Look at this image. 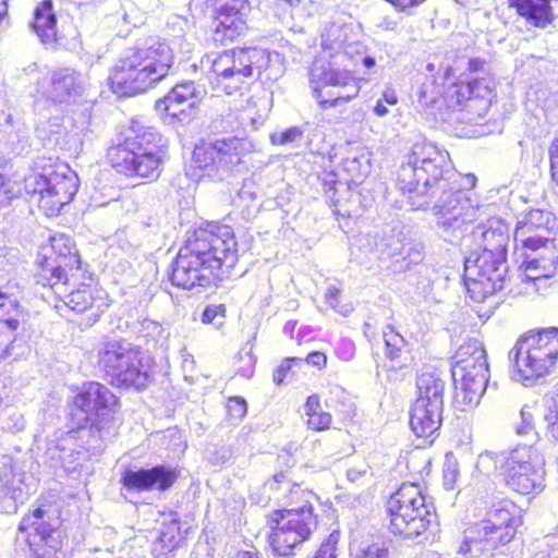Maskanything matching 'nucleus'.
Returning <instances> with one entry per match:
<instances>
[{
    "label": "nucleus",
    "instance_id": "35",
    "mask_svg": "<svg viewBox=\"0 0 558 558\" xmlns=\"http://www.w3.org/2000/svg\"><path fill=\"white\" fill-rule=\"evenodd\" d=\"M132 345L125 339L122 338H111L101 343V347L98 350V363L105 369V372L109 375L111 371L117 369L119 366L120 360H123Z\"/></svg>",
    "mask_w": 558,
    "mask_h": 558
},
{
    "label": "nucleus",
    "instance_id": "23",
    "mask_svg": "<svg viewBox=\"0 0 558 558\" xmlns=\"http://www.w3.org/2000/svg\"><path fill=\"white\" fill-rule=\"evenodd\" d=\"M29 477L17 469L10 457H4L0 468V494L3 498L0 511L16 512L19 504H23L31 494Z\"/></svg>",
    "mask_w": 558,
    "mask_h": 558
},
{
    "label": "nucleus",
    "instance_id": "45",
    "mask_svg": "<svg viewBox=\"0 0 558 558\" xmlns=\"http://www.w3.org/2000/svg\"><path fill=\"white\" fill-rule=\"evenodd\" d=\"M23 287L15 279L9 280L5 284L0 286V302L20 304L19 299L22 296Z\"/></svg>",
    "mask_w": 558,
    "mask_h": 558
},
{
    "label": "nucleus",
    "instance_id": "19",
    "mask_svg": "<svg viewBox=\"0 0 558 558\" xmlns=\"http://www.w3.org/2000/svg\"><path fill=\"white\" fill-rule=\"evenodd\" d=\"M558 231V218L550 211L531 209L517 221L513 241L514 248H525L553 240Z\"/></svg>",
    "mask_w": 558,
    "mask_h": 558
},
{
    "label": "nucleus",
    "instance_id": "6",
    "mask_svg": "<svg viewBox=\"0 0 558 558\" xmlns=\"http://www.w3.org/2000/svg\"><path fill=\"white\" fill-rule=\"evenodd\" d=\"M452 360L453 402L461 411L473 409L488 384L486 352L478 340L470 339L459 347Z\"/></svg>",
    "mask_w": 558,
    "mask_h": 558
},
{
    "label": "nucleus",
    "instance_id": "61",
    "mask_svg": "<svg viewBox=\"0 0 558 558\" xmlns=\"http://www.w3.org/2000/svg\"><path fill=\"white\" fill-rule=\"evenodd\" d=\"M381 99L385 104L390 105V106H393L398 102V97H397L395 90H392V89H386L383 93Z\"/></svg>",
    "mask_w": 558,
    "mask_h": 558
},
{
    "label": "nucleus",
    "instance_id": "37",
    "mask_svg": "<svg viewBox=\"0 0 558 558\" xmlns=\"http://www.w3.org/2000/svg\"><path fill=\"white\" fill-rule=\"evenodd\" d=\"M304 414L307 417V426L313 430L327 429L332 422L330 413L322 410L320 400L317 395H312L307 398L304 404Z\"/></svg>",
    "mask_w": 558,
    "mask_h": 558
},
{
    "label": "nucleus",
    "instance_id": "44",
    "mask_svg": "<svg viewBox=\"0 0 558 558\" xmlns=\"http://www.w3.org/2000/svg\"><path fill=\"white\" fill-rule=\"evenodd\" d=\"M304 130L301 126H291L282 131H277L270 135L274 145H290L302 141Z\"/></svg>",
    "mask_w": 558,
    "mask_h": 558
},
{
    "label": "nucleus",
    "instance_id": "64",
    "mask_svg": "<svg viewBox=\"0 0 558 558\" xmlns=\"http://www.w3.org/2000/svg\"><path fill=\"white\" fill-rule=\"evenodd\" d=\"M286 475L283 473L275 474L272 480L267 482V486H269L270 489L277 488V484L282 483L286 481Z\"/></svg>",
    "mask_w": 558,
    "mask_h": 558
},
{
    "label": "nucleus",
    "instance_id": "40",
    "mask_svg": "<svg viewBox=\"0 0 558 558\" xmlns=\"http://www.w3.org/2000/svg\"><path fill=\"white\" fill-rule=\"evenodd\" d=\"M442 85L438 84L434 78H426L417 90V102L423 109H429L441 100Z\"/></svg>",
    "mask_w": 558,
    "mask_h": 558
},
{
    "label": "nucleus",
    "instance_id": "58",
    "mask_svg": "<svg viewBox=\"0 0 558 558\" xmlns=\"http://www.w3.org/2000/svg\"><path fill=\"white\" fill-rule=\"evenodd\" d=\"M339 294L340 289L336 286H329L326 290V302L335 310H337Z\"/></svg>",
    "mask_w": 558,
    "mask_h": 558
},
{
    "label": "nucleus",
    "instance_id": "48",
    "mask_svg": "<svg viewBox=\"0 0 558 558\" xmlns=\"http://www.w3.org/2000/svg\"><path fill=\"white\" fill-rule=\"evenodd\" d=\"M20 314L19 316V329L26 322V312L20 304L0 302V322H7L10 318L15 317L14 312Z\"/></svg>",
    "mask_w": 558,
    "mask_h": 558
},
{
    "label": "nucleus",
    "instance_id": "15",
    "mask_svg": "<svg viewBox=\"0 0 558 558\" xmlns=\"http://www.w3.org/2000/svg\"><path fill=\"white\" fill-rule=\"evenodd\" d=\"M245 142L238 137L204 142L196 145L192 156V167L202 171L198 175L223 179L242 162Z\"/></svg>",
    "mask_w": 558,
    "mask_h": 558
},
{
    "label": "nucleus",
    "instance_id": "46",
    "mask_svg": "<svg viewBox=\"0 0 558 558\" xmlns=\"http://www.w3.org/2000/svg\"><path fill=\"white\" fill-rule=\"evenodd\" d=\"M352 558H389V551L384 544L375 543L360 548Z\"/></svg>",
    "mask_w": 558,
    "mask_h": 558
},
{
    "label": "nucleus",
    "instance_id": "1",
    "mask_svg": "<svg viewBox=\"0 0 558 558\" xmlns=\"http://www.w3.org/2000/svg\"><path fill=\"white\" fill-rule=\"evenodd\" d=\"M398 181L403 193L409 194L413 209L434 203L436 222L444 230L460 229L477 219L480 207L472 194L464 189L475 184L473 174L461 175L451 165L449 154L434 143H415L402 165Z\"/></svg>",
    "mask_w": 558,
    "mask_h": 558
},
{
    "label": "nucleus",
    "instance_id": "51",
    "mask_svg": "<svg viewBox=\"0 0 558 558\" xmlns=\"http://www.w3.org/2000/svg\"><path fill=\"white\" fill-rule=\"evenodd\" d=\"M557 535L546 536L544 549L538 554V558H558V524Z\"/></svg>",
    "mask_w": 558,
    "mask_h": 558
},
{
    "label": "nucleus",
    "instance_id": "47",
    "mask_svg": "<svg viewBox=\"0 0 558 558\" xmlns=\"http://www.w3.org/2000/svg\"><path fill=\"white\" fill-rule=\"evenodd\" d=\"M226 408L228 415L233 422H240L247 412L246 401L240 397L230 398Z\"/></svg>",
    "mask_w": 558,
    "mask_h": 558
},
{
    "label": "nucleus",
    "instance_id": "36",
    "mask_svg": "<svg viewBox=\"0 0 558 558\" xmlns=\"http://www.w3.org/2000/svg\"><path fill=\"white\" fill-rule=\"evenodd\" d=\"M469 94L468 107H473L476 101H480V109L487 111L493 98V89L490 81L487 78H472L464 87V93Z\"/></svg>",
    "mask_w": 558,
    "mask_h": 558
},
{
    "label": "nucleus",
    "instance_id": "5",
    "mask_svg": "<svg viewBox=\"0 0 558 558\" xmlns=\"http://www.w3.org/2000/svg\"><path fill=\"white\" fill-rule=\"evenodd\" d=\"M521 523L519 509L508 498L492 500L485 517L465 531L459 553L472 558L509 543Z\"/></svg>",
    "mask_w": 558,
    "mask_h": 558
},
{
    "label": "nucleus",
    "instance_id": "57",
    "mask_svg": "<svg viewBox=\"0 0 558 558\" xmlns=\"http://www.w3.org/2000/svg\"><path fill=\"white\" fill-rule=\"evenodd\" d=\"M223 308L217 305L207 306L202 315V322L205 324L214 323L218 315L223 316Z\"/></svg>",
    "mask_w": 558,
    "mask_h": 558
},
{
    "label": "nucleus",
    "instance_id": "14",
    "mask_svg": "<svg viewBox=\"0 0 558 558\" xmlns=\"http://www.w3.org/2000/svg\"><path fill=\"white\" fill-rule=\"evenodd\" d=\"M545 459L532 445L517 446L508 450L501 477L508 488L530 495L542 489L545 475Z\"/></svg>",
    "mask_w": 558,
    "mask_h": 558
},
{
    "label": "nucleus",
    "instance_id": "55",
    "mask_svg": "<svg viewBox=\"0 0 558 558\" xmlns=\"http://www.w3.org/2000/svg\"><path fill=\"white\" fill-rule=\"evenodd\" d=\"M368 475V466L362 464L360 466H352L347 470V478L351 483H359Z\"/></svg>",
    "mask_w": 558,
    "mask_h": 558
},
{
    "label": "nucleus",
    "instance_id": "4",
    "mask_svg": "<svg viewBox=\"0 0 558 558\" xmlns=\"http://www.w3.org/2000/svg\"><path fill=\"white\" fill-rule=\"evenodd\" d=\"M173 60L169 41L149 37L117 63L110 75L111 88L119 96L143 93L167 76Z\"/></svg>",
    "mask_w": 558,
    "mask_h": 558
},
{
    "label": "nucleus",
    "instance_id": "31",
    "mask_svg": "<svg viewBox=\"0 0 558 558\" xmlns=\"http://www.w3.org/2000/svg\"><path fill=\"white\" fill-rule=\"evenodd\" d=\"M75 433H68L64 437L49 446L47 458L53 468H62L65 472L76 471V461L80 460L81 452L75 449Z\"/></svg>",
    "mask_w": 558,
    "mask_h": 558
},
{
    "label": "nucleus",
    "instance_id": "59",
    "mask_svg": "<svg viewBox=\"0 0 558 558\" xmlns=\"http://www.w3.org/2000/svg\"><path fill=\"white\" fill-rule=\"evenodd\" d=\"M280 49L281 50L278 52V54H281L283 58L295 59L299 56V50L288 40H286L284 44L280 46Z\"/></svg>",
    "mask_w": 558,
    "mask_h": 558
},
{
    "label": "nucleus",
    "instance_id": "16",
    "mask_svg": "<svg viewBox=\"0 0 558 558\" xmlns=\"http://www.w3.org/2000/svg\"><path fill=\"white\" fill-rule=\"evenodd\" d=\"M52 256H44L39 277L54 291L60 293L64 286L69 284L73 270L80 268V256L75 246L65 234H56L50 239Z\"/></svg>",
    "mask_w": 558,
    "mask_h": 558
},
{
    "label": "nucleus",
    "instance_id": "54",
    "mask_svg": "<svg viewBox=\"0 0 558 558\" xmlns=\"http://www.w3.org/2000/svg\"><path fill=\"white\" fill-rule=\"evenodd\" d=\"M300 357H291L287 359V361L282 362L278 368L274 372L272 379L276 385H281L284 380L287 372L290 369V362H301Z\"/></svg>",
    "mask_w": 558,
    "mask_h": 558
},
{
    "label": "nucleus",
    "instance_id": "33",
    "mask_svg": "<svg viewBox=\"0 0 558 558\" xmlns=\"http://www.w3.org/2000/svg\"><path fill=\"white\" fill-rule=\"evenodd\" d=\"M509 4L531 25L545 27L553 20L549 0H509Z\"/></svg>",
    "mask_w": 558,
    "mask_h": 558
},
{
    "label": "nucleus",
    "instance_id": "41",
    "mask_svg": "<svg viewBox=\"0 0 558 558\" xmlns=\"http://www.w3.org/2000/svg\"><path fill=\"white\" fill-rule=\"evenodd\" d=\"M369 245L374 244V250L377 251L380 256L393 257L402 253L403 244L399 238V235L395 234H374L369 235L368 239Z\"/></svg>",
    "mask_w": 558,
    "mask_h": 558
},
{
    "label": "nucleus",
    "instance_id": "26",
    "mask_svg": "<svg viewBox=\"0 0 558 558\" xmlns=\"http://www.w3.org/2000/svg\"><path fill=\"white\" fill-rule=\"evenodd\" d=\"M177 473L163 465L151 469L126 470L122 483L128 489L146 492L151 489L166 490L172 486Z\"/></svg>",
    "mask_w": 558,
    "mask_h": 558
},
{
    "label": "nucleus",
    "instance_id": "56",
    "mask_svg": "<svg viewBox=\"0 0 558 558\" xmlns=\"http://www.w3.org/2000/svg\"><path fill=\"white\" fill-rule=\"evenodd\" d=\"M305 361L307 364L322 369L326 366L327 356L323 352L314 351L307 354Z\"/></svg>",
    "mask_w": 558,
    "mask_h": 558
},
{
    "label": "nucleus",
    "instance_id": "30",
    "mask_svg": "<svg viewBox=\"0 0 558 558\" xmlns=\"http://www.w3.org/2000/svg\"><path fill=\"white\" fill-rule=\"evenodd\" d=\"M32 26L44 45L58 44L59 29L51 0H44L36 7Z\"/></svg>",
    "mask_w": 558,
    "mask_h": 558
},
{
    "label": "nucleus",
    "instance_id": "28",
    "mask_svg": "<svg viewBox=\"0 0 558 558\" xmlns=\"http://www.w3.org/2000/svg\"><path fill=\"white\" fill-rule=\"evenodd\" d=\"M162 142L163 137L156 128L136 119L132 120L129 129V135L124 141L112 145L111 147H119L134 151L165 153Z\"/></svg>",
    "mask_w": 558,
    "mask_h": 558
},
{
    "label": "nucleus",
    "instance_id": "49",
    "mask_svg": "<svg viewBox=\"0 0 558 558\" xmlns=\"http://www.w3.org/2000/svg\"><path fill=\"white\" fill-rule=\"evenodd\" d=\"M339 542V534L332 532L327 539L322 543L313 558H337V544Z\"/></svg>",
    "mask_w": 558,
    "mask_h": 558
},
{
    "label": "nucleus",
    "instance_id": "52",
    "mask_svg": "<svg viewBox=\"0 0 558 558\" xmlns=\"http://www.w3.org/2000/svg\"><path fill=\"white\" fill-rule=\"evenodd\" d=\"M169 45L173 48L174 56L178 54L182 59H187L193 49V45L184 37L174 38Z\"/></svg>",
    "mask_w": 558,
    "mask_h": 558
},
{
    "label": "nucleus",
    "instance_id": "39",
    "mask_svg": "<svg viewBox=\"0 0 558 558\" xmlns=\"http://www.w3.org/2000/svg\"><path fill=\"white\" fill-rule=\"evenodd\" d=\"M15 317L7 322H0V360L14 355V343L16 342V331L19 330V316L15 311Z\"/></svg>",
    "mask_w": 558,
    "mask_h": 558
},
{
    "label": "nucleus",
    "instance_id": "21",
    "mask_svg": "<svg viewBox=\"0 0 558 558\" xmlns=\"http://www.w3.org/2000/svg\"><path fill=\"white\" fill-rule=\"evenodd\" d=\"M86 77L71 68H58L50 72L49 78L38 83L37 92L53 102L72 104L84 93Z\"/></svg>",
    "mask_w": 558,
    "mask_h": 558
},
{
    "label": "nucleus",
    "instance_id": "32",
    "mask_svg": "<svg viewBox=\"0 0 558 558\" xmlns=\"http://www.w3.org/2000/svg\"><path fill=\"white\" fill-rule=\"evenodd\" d=\"M59 294L63 303L76 313H83L87 310H94L93 315L98 316L102 312V307L106 305L101 298L94 294V289L89 286H84L77 290H73L66 293V286L62 290H59Z\"/></svg>",
    "mask_w": 558,
    "mask_h": 558
},
{
    "label": "nucleus",
    "instance_id": "18",
    "mask_svg": "<svg viewBox=\"0 0 558 558\" xmlns=\"http://www.w3.org/2000/svg\"><path fill=\"white\" fill-rule=\"evenodd\" d=\"M165 153L134 151L109 147L107 158L117 172L128 178L156 181L162 171Z\"/></svg>",
    "mask_w": 558,
    "mask_h": 558
},
{
    "label": "nucleus",
    "instance_id": "34",
    "mask_svg": "<svg viewBox=\"0 0 558 558\" xmlns=\"http://www.w3.org/2000/svg\"><path fill=\"white\" fill-rule=\"evenodd\" d=\"M384 342L386 347L385 354L390 361L392 368H402L411 362L410 345L393 327L387 326L384 330Z\"/></svg>",
    "mask_w": 558,
    "mask_h": 558
},
{
    "label": "nucleus",
    "instance_id": "2",
    "mask_svg": "<svg viewBox=\"0 0 558 558\" xmlns=\"http://www.w3.org/2000/svg\"><path fill=\"white\" fill-rule=\"evenodd\" d=\"M238 260L236 241L231 227L208 223L194 231L179 250L172 263L170 281L173 286L192 290L209 287L222 275L229 274Z\"/></svg>",
    "mask_w": 558,
    "mask_h": 558
},
{
    "label": "nucleus",
    "instance_id": "42",
    "mask_svg": "<svg viewBox=\"0 0 558 558\" xmlns=\"http://www.w3.org/2000/svg\"><path fill=\"white\" fill-rule=\"evenodd\" d=\"M514 430L519 436L529 437L531 440L538 439V434L535 428L534 411L532 407H522L520 411V420L515 423Z\"/></svg>",
    "mask_w": 558,
    "mask_h": 558
},
{
    "label": "nucleus",
    "instance_id": "27",
    "mask_svg": "<svg viewBox=\"0 0 558 558\" xmlns=\"http://www.w3.org/2000/svg\"><path fill=\"white\" fill-rule=\"evenodd\" d=\"M74 402L87 415V418H90L110 411L117 403V397L105 385L90 381L82 387Z\"/></svg>",
    "mask_w": 558,
    "mask_h": 558
},
{
    "label": "nucleus",
    "instance_id": "17",
    "mask_svg": "<svg viewBox=\"0 0 558 558\" xmlns=\"http://www.w3.org/2000/svg\"><path fill=\"white\" fill-rule=\"evenodd\" d=\"M513 258L523 269L526 283H532L538 291V282L558 274V230L553 240L543 244L514 248Z\"/></svg>",
    "mask_w": 558,
    "mask_h": 558
},
{
    "label": "nucleus",
    "instance_id": "8",
    "mask_svg": "<svg viewBox=\"0 0 558 558\" xmlns=\"http://www.w3.org/2000/svg\"><path fill=\"white\" fill-rule=\"evenodd\" d=\"M389 529L395 535L415 538L424 533L435 517L434 505L418 485L404 483L387 502Z\"/></svg>",
    "mask_w": 558,
    "mask_h": 558
},
{
    "label": "nucleus",
    "instance_id": "60",
    "mask_svg": "<svg viewBox=\"0 0 558 558\" xmlns=\"http://www.w3.org/2000/svg\"><path fill=\"white\" fill-rule=\"evenodd\" d=\"M12 418L15 420L14 425H10L9 423H7L4 426L5 428L13 432H19L25 427V420L21 414L15 413Z\"/></svg>",
    "mask_w": 558,
    "mask_h": 558
},
{
    "label": "nucleus",
    "instance_id": "63",
    "mask_svg": "<svg viewBox=\"0 0 558 558\" xmlns=\"http://www.w3.org/2000/svg\"><path fill=\"white\" fill-rule=\"evenodd\" d=\"M235 558H262L260 554L255 550H241L235 555Z\"/></svg>",
    "mask_w": 558,
    "mask_h": 558
},
{
    "label": "nucleus",
    "instance_id": "38",
    "mask_svg": "<svg viewBox=\"0 0 558 558\" xmlns=\"http://www.w3.org/2000/svg\"><path fill=\"white\" fill-rule=\"evenodd\" d=\"M508 450L494 452V451H484L478 454L475 462V471L483 475H490L494 472L498 471L501 475L507 462Z\"/></svg>",
    "mask_w": 558,
    "mask_h": 558
},
{
    "label": "nucleus",
    "instance_id": "13",
    "mask_svg": "<svg viewBox=\"0 0 558 558\" xmlns=\"http://www.w3.org/2000/svg\"><path fill=\"white\" fill-rule=\"evenodd\" d=\"M77 190V177L70 170L49 174L34 173L25 179L29 201L37 204L48 217L58 215L73 199Z\"/></svg>",
    "mask_w": 558,
    "mask_h": 558
},
{
    "label": "nucleus",
    "instance_id": "29",
    "mask_svg": "<svg viewBox=\"0 0 558 558\" xmlns=\"http://www.w3.org/2000/svg\"><path fill=\"white\" fill-rule=\"evenodd\" d=\"M350 27L331 23L322 34V47L325 52L330 51L329 59H344L353 52H359L362 46L349 41Z\"/></svg>",
    "mask_w": 558,
    "mask_h": 558
},
{
    "label": "nucleus",
    "instance_id": "53",
    "mask_svg": "<svg viewBox=\"0 0 558 558\" xmlns=\"http://www.w3.org/2000/svg\"><path fill=\"white\" fill-rule=\"evenodd\" d=\"M260 106L264 108V111H265L266 107H267V100L265 98H256V97L247 98L246 107L244 108V110L247 112V117L252 121H255L256 118H262L263 117L262 113H255L253 111V109L258 108Z\"/></svg>",
    "mask_w": 558,
    "mask_h": 558
},
{
    "label": "nucleus",
    "instance_id": "50",
    "mask_svg": "<svg viewBox=\"0 0 558 558\" xmlns=\"http://www.w3.org/2000/svg\"><path fill=\"white\" fill-rule=\"evenodd\" d=\"M547 422V434L555 440H558V403L554 401L553 407L549 409L545 416Z\"/></svg>",
    "mask_w": 558,
    "mask_h": 558
},
{
    "label": "nucleus",
    "instance_id": "62",
    "mask_svg": "<svg viewBox=\"0 0 558 558\" xmlns=\"http://www.w3.org/2000/svg\"><path fill=\"white\" fill-rule=\"evenodd\" d=\"M387 104H385L383 101V99H378L376 101V105L374 106V113L377 116V117H385L386 114H388L389 112V109L387 108L386 106Z\"/></svg>",
    "mask_w": 558,
    "mask_h": 558
},
{
    "label": "nucleus",
    "instance_id": "24",
    "mask_svg": "<svg viewBox=\"0 0 558 558\" xmlns=\"http://www.w3.org/2000/svg\"><path fill=\"white\" fill-rule=\"evenodd\" d=\"M123 360H120L117 369L109 374L119 384L125 387L141 389L146 386L150 378L153 360L150 355L132 344Z\"/></svg>",
    "mask_w": 558,
    "mask_h": 558
},
{
    "label": "nucleus",
    "instance_id": "20",
    "mask_svg": "<svg viewBox=\"0 0 558 558\" xmlns=\"http://www.w3.org/2000/svg\"><path fill=\"white\" fill-rule=\"evenodd\" d=\"M47 510L39 507L25 515L20 530L28 532V543L34 558H57L60 542L52 535L53 527L49 522Z\"/></svg>",
    "mask_w": 558,
    "mask_h": 558
},
{
    "label": "nucleus",
    "instance_id": "25",
    "mask_svg": "<svg viewBox=\"0 0 558 558\" xmlns=\"http://www.w3.org/2000/svg\"><path fill=\"white\" fill-rule=\"evenodd\" d=\"M201 92L193 82L175 85L162 99L156 101L157 112L169 123L173 120L183 122L191 118Z\"/></svg>",
    "mask_w": 558,
    "mask_h": 558
},
{
    "label": "nucleus",
    "instance_id": "7",
    "mask_svg": "<svg viewBox=\"0 0 558 558\" xmlns=\"http://www.w3.org/2000/svg\"><path fill=\"white\" fill-rule=\"evenodd\" d=\"M268 62L269 53L263 48L232 49L213 59L207 58L206 63L209 64L207 76L215 93L232 95L244 87L246 78L253 76L254 70L259 72L267 66Z\"/></svg>",
    "mask_w": 558,
    "mask_h": 558
},
{
    "label": "nucleus",
    "instance_id": "12",
    "mask_svg": "<svg viewBox=\"0 0 558 558\" xmlns=\"http://www.w3.org/2000/svg\"><path fill=\"white\" fill-rule=\"evenodd\" d=\"M416 386L418 397L411 409L410 425L417 437H428L441 424L445 383L436 373L424 371Z\"/></svg>",
    "mask_w": 558,
    "mask_h": 558
},
{
    "label": "nucleus",
    "instance_id": "9",
    "mask_svg": "<svg viewBox=\"0 0 558 558\" xmlns=\"http://www.w3.org/2000/svg\"><path fill=\"white\" fill-rule=\"evenodd\" d=\"M558 357V328L543 329L519 339L509 352L513 378L531 380L547 374Z\"/></svg>",
    "mask_w": 558,
    "mask_h": 558
},
{
    "label": "nucleus",
    "instance_id": "3",
    "mask_svg": "<svg viewBox=\"0 0 558 558\" xmlns=\"http://www.w3.org/2000/svg\"><path fill=\"white\" fill-rule=\"evenodd\" d=\"M473 235L481 241L483 251L465 258L463 279L471 299L483 302L505 287L510 228L502 219L494 217L480 225Z\"/></svg>",
    "mask_w": 558,
    "mask_h": 558
},
{
    "label": "nucleus",
    "instance_id": "10",
    "mask_svg": "<svg viewBox=\"0 0 558 558\" xmlns=\"http://www.w3.org/2000/svg\"><path fill=\"white\" fill-rule=\"evenodd\" d=\"M310 85L322 109L348 102L360 92V83L347 69L343 59L316 61L310 71Z\"/></svg>",
    "mask_w": 558,
    "mask_h": 558
},
{
    "label": "nucleus",
    "instance_id": "11",
    "mask_svg": "<svg viewBox=\"0 0 558 558\" xmlns=\"http://www.w3.org/2000/svg\"><path fill=\"white\" fill-rule=\"evenodd\" d=\"M268 541L275 558H292L298 546L307 541L317 527L311 505L276 511L271 517Z\"/></svg>",
    "mask_w": 558,
    "mask_h": 558
},
{
    "label": "nucleus",
    "instance_id": "43",
    "mask_svg": "<svg viewBox=\"0 0 558 558\" xmlns=\"http://www.w3.org/2000/svg\"><path fill=\"white\" fill-rule=\"evenodd\" d=\"M235 364L236 372L240 375L246 378H250L253 375L256 364V357L253 353L252 343L247 342L240 349L235 356Z\"/></svg>",
    "mask_w": 558,
    "mask_h": 558
},
{
    "label": "nucleus",
    "instance_id": "22",
    "mask_svg": "<svg viewBox=\"0 0 558 558\" xmlns=\"http://www.w3.org/2000/svg\"><path fill=\"white\" fill-rule=\"evenodd\" d=\"M251 5L247 0H225L214 22V40L223 45L242 35L247 28Z\"/></svg>",
    "mask_w": 558,
    "mask_h": 558
}]
</instances>
